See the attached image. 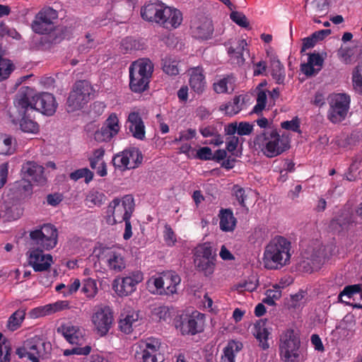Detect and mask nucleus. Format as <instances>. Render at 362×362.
<instances>
[{
	"label": "nucleus",
	"mask_w": 362,
	"mask_h": 362,
	"mask_svg": "<svg viewBox=\"0 0 362 362\" xmlns=\"http://www.w3.org/2000/svg\"><path fill=\"white\" fill-rule=\"evenodd\" d=\"M253 334L259 341V345L263 349L269 348L267 339L269 332L267 327V321L262 320L257 321L254 325Z\"/></svg>",
	"instance_id": "nucleus-32"
},
{
	"label": "nucleus",
	"mask_w": 362,
	"mask_h": 362,
	"mask_svg": "<svg viewBox=\"0 0 362 362\" xmlns=\"http://www.w3.org/2000/svg\"><path fill=\"white\" fill-rule=\"evenodd\" d=\"M14 150L13 139L8 135L0 134V154L10 155Z\"/></svg>",
	"instance_id": "nucleus-40"
},
{
	"label": "nucleus",
	"mask_w": 362,
	"mask_h": 362,
	"mask_svg": "<svg viewBox=\"0 0 362 362\" xmlns=\"http://www.w3.org/2000/svg\"><path fill=\"white\" fill-rule=\"evenodd\" d=\"M189 86L190 88L198 94H201L204 92L206 81L202 68L197 66L191 69Z\"/></svg>",
	"instance_id": "nucleus-29"
},
{
	"label": "nucleus",
	"mask_w": 362,
	"mask_h": 362,
	"mask_svg": "<svg viewBox=\"0 0 362 362\" xmlns=\"http://www.w3.org/2000/svg\"><path fill=\"white\" fill-rule=\"evenodd\" d=\"M120 125L116 113H111L105 121L102 127L94 134L95 141L98 142L109 141L119 132Z\"/></svg>",
	"instance_id": "nucleus-18"
},
{
	"label": "nucleus",
	"mask_w": 362,
	"mask_h": 362,
	"mask_svg": "<svg viewBox=\"0 0 362 362\" xmlns=\"http://www.w3.org/2000/svg\"><path fill=\"white\" fill-rule=\"evenodd\" d=\"M243 349V344L240 341H230L223 349V354L220 362H235L236 354Z\"/></svg>",
	"instance_id": "nucleus-34"
},
{
	"label": "nucleus",
	"mask_w": 362,
	"mask_h": 362,
	"mask_svg": "<svg viewBox=\"0 0 362 362\" xmlns=\"http://www.w3.org/2000/svg\"><path fill=\"white\" fill-rule=\"evenodd\" d=\"M254 145L267 158H274L289 148V139L276 130H266L257 134Z\"/></svg>",
	"instance_id": "nucleus-3"
},
{
	"label": "nucleus",
	"mask_w": 362,
	"mask_h": 362,
	"mask_svg": "<svg viewBox=\"0 0 362 362\" xmlns=\"http://www.w3.org/2000/svg\"><path fill=\"white\" fill-rule=\"evenodd\" d=\"M247 44L245 40H238L233 45L228 48V53L231 59L235 61L238 65L243 64L245 62L244 54L247 52Z\"/></svg>",
	"instance_id": "nucleus-30"
},
{
	"label": "nucleus",
	"mask_w": 362,
	"mask_h": 362,
	"mask_svg": "<svg viewBox=\"0 0 362 362\" xmlns=\"http://www.w3.org/2000/svg\"><path fill=\"white\" fill-rule=\"evenodd\" d=\"M194 257L214 259L212 247L209 243H205L195 248Z\"/></svg>",
	"instance_id": "nucleus-47"
},
{
	"label": "nucleus",
	"mask_w": 362,
	"mask_h": 362,
	"mask_svg": "<svg viewBox=\"0 0 362 362\" xmlns=\"http://www.w3.org/2000/svg\"><path fill=\"white\" fill-rule=\"evenodd\" d=\"M33 247L50 250L56 247L58 240V230L50 223L43 224L29 233Z\"/></svg>",
	"instance_id": "nucleus-5"
},
{
	"label": "nucleus",
	"mask_w": 362,
	"mask_h": 362,
	"mask_svg": "<svg viewBox=\"0 0 362 362\" xmlns=\"http://www.w3.org/2000/svg\"><path fill=\"white\" fill-rule=\"evenodd\" d=\"M129 132L136 139L143 140L145 138V125L139 112H132L128 116Z\"/></svg>",
	"instance_id": "nucleus-27"
},
{
	"label": "nucleus",
	"mask_w": 362,
	"mask_h": 362,
	"mask_svg": "<svg viewBox=\"0 0 362 362\" xmlns=\"http://www.w3.org/2000/svg\"><path fill=\"white\" fill-rule=\"evenodd\" d=\"M197 135V132L193 129H188L180 132L179 137L175 138V141H189L194 139Z\"/></svg>",
	"instance_id": "nucleus-60"
},
{
	"label": "nucleus",
	"mask_w": 362,
	"mask_h": 362,
	"mask_svg": "<svg viewBox=\"0 0 362 362\" xmlns=\"http://www.w3.org/2000/svg\"><path fill=\"white\" fill-rule=\"evenodd\" d=\"M153 315L159 320H167L170 317V310L166 306H159L154 309Z\"/></svg>",
	"instance_id": "nucleus-58"
},
{
	"label": "nucleus",
	"mask_w": 362,
	"mask_h": 362,
	"mask_svg": "<svg viewBox=\"0 0 362 362\" xmlns=\"http://www.w3.org/2000/svg\"><path fill=\"white\" fill-rule=\"evenodd\" d=\"M196 157L202 160H212L213 153L209 147H202L197 151Z\"/></svg>",
	"instance_id": "nucleus-59"
},
{
	"label": "nucleus",
	"mask_w": 362,
	"mask_h": 362,
	"mask_svg": "<svg viewBox=\"0 0 362 362\" xmlns=\"http://www.w3.org/2000/svg\"><path fill=\"white\" fill-rule=\"evenodd\" d=\"M163 4L159 2L148 3L141 10V15L144 20L149 22L158 23V18L163 8Z\"/></svg>",
	"instance_id": "nucleus-28"
},
{
	"label": "nucleus",
	"mask_w": 362,
	"mask_h": 362,
	"mask_svg": "<svg viewBox=\"0 0 362 362\" xmlns=\"http://www.w3.org/2000/svg\"><path fill=\"white\" fill-rule=\"evenodd\" d=\"M258 285V281L255 277L250 278L248 280L245 281L243 283H240L236 286V289L239 292H242L243 291H247L252 292L255 291Z\"/></svg>",
	"instance_id": "nucleus-50"
},
{
	"label": "nucleus",
	"mask_w": 362,
	"mask_h": 362,
	"mask_svg": "<svg viewBox=\"0 0 362 362\" xmlns=\"http://www.w3.org/2000/svg\"><path fill=\"white\" fill-rule=\"evenodd\" d=\"M0 34L2 36L8 35L16 40L21 38L20 34L15 29L8 28L4 23L0 25Z\"/></svg>",
	"instance_id": "nucleus-61"
},
{
	"label": "nucleus",
	"mask_w": 362,
	"mask_h": 362,
	"mask_svg": "<svg viewBox=\"0 0 362 362\" xmlns=\"http://www.w3.org/2000/svg\"><path fill=\"white\" fill-rule=\"evenodd\" d=\"M191 29L194 36L200 39L210 37L214 30L211 21L205 17L199 21H194L192 23Z\"/></svg>",
	"instance_id": "nucleus-25"
},
{
	"label": "nucleus",
	"mask_w": 362,
	"mask_h": 362,
	"mask_svg": "<svg viewBox=\"0 0 362 362\" xmlns=\"http://www.w3.org/2000/svg\"><path fill=\"white\" fill-rule=\"evenodd\" d=\"M134 209V202L131 194H127L121 199L115 198L108 206L107 213L109 216L107 222L113 225L130 219Z\"/></svg>",
	"instance_id": "nucleus-6"
},
{
	"label": "nucleus",
	"mask_w": 362,
	"mask_h": 362,
	"mask_svg": "<svg viewBox=\"0 0 362 362\" xmlns=\"http://www.w3.org/2000/svg\"><path fill=\"white\" fill-rule=\"evenodd\" d=\"M219 226L223 231L230 232L235 229L236 218L230 209H221L219 213Z\"/></svg>",
	"instance_id": "nucleus-33"
},
{
	"label": "nucleus",
	"mask_w": 362,
	"mask_h": 362,
	"mask_svg": "<svg viewBox=\"0 0 362 362\" xmlns=\"http://www.w3.org/2000/svg\"><path fill=\"white\" fill-rule=\"evenodd\" d=\"M58 18L57 11L50 7L42 8L35 18L32 24L33 31L46 34L54 29V21Z\"/></svg>",
	"instance_id": "nucleus-16"
},
{
	"label": "nucleus",
	"mask_w": 362,
	"mask_h": 362,
	"mask_svg": "<svg viewBox=\"0 0 362 362\" xmlns=\"http://www.w3.org/2000/svg\"><path fill=\"white\" fill-rule=\"evenodd\" d=\"M204 323V315L195 311L191 315H181L176 322V327L182 334L194 335L203 330Z\"/></svg>",
	"instance_id": "nucleus-14"
},
{
	"label": "nucleus",
	"mask_w": 362,
	"mask_h": 362,
	"mask_svg": "<svg viewBox=\"0 0 362 362\" xmlns=\"http://www.w3.org/2000/svg\"><path fill=\"white\" fill-rule=\"evenodd\" d=\"M307 261H303V268L306 269V271L312 272L314 269H317L320 264L322 263V257L319 255H312L310 259L308 257H306Z\"/></svg>",
	"instance_id": "nucleus-48"
},
{
	"label": "nucleus",
	"mask_w": 362,
	"mask_h": 362,
	"mask_svg": "<svg viewBox=\"0 0 362 362\" xmlns=\"http://www.w3.org/2000/svg\"><path fill=\"white\" fill-rule=\"evenodd\" d=\"M165 295H172L177 293V287L180 284V277L174 272H169L163 276Z\"/></svg>",
	"instance_id": "nucleus-31"
},
{
	"label": "nucleus",
	"mask_w": 362,
	"mask_h": 362,
	"mask_svg": "<svg viewBox=\"0 0 362 362\" xmlns=\"http://www.w3.org/2000/svg\"><path fill=\"white\" fill-rule=\"evenodd\" d=\"M272 76L277 83L281 84L285 79L284 67L278 59L271 60Z\"/></svg>",
	"instance_id": "nucleus-35"
},
{
	"label": "nucleus",
	"mask_w": 362,
	"mask_h": 362,
	"mask_svg": "<svg viewBox=\"0 0 362 362\" xmlns=\"http://www.w3.org/2000/svg\"><path fill=\"white\" fill-rule=\"evenodd\" d=\"M230 17L231 20L236 24H238L239 26L245 28H249V21L245 15L243 14V13L238 11H233L230 13Z\"/></svg>",
	"instance_id": "nucleus-52"
},
{
	"label": "nucleus",
	"mask_w": 362,
	"mask_h": 362,
	"mask_svg": "<svg viewBox=\"0 0 362 362\" xmlns=\"http://www.w3.org/2000/svg\"><path fill=\"white\" fill-rule=\"evenodd\" d=\"M354 222L351 211L347 209L339 210L329 223V228L336 233L346 230Z\"/></svg>",
	"instance_id": "nucleus-23"
},
{
	"label": "nucleus",
	"mask_w": 362,
	"mask_h": 362,
	"mask_svg": "<svg viewBox=\"0 0 362 362\" xmlns=\"http://www.w3.org/2000/svg\"><path fill=\"white\" fill-rule=\"evenodd\" d=\"M45 315H49L52 313L61 311L69 308V302L66 300H59L54 303L47 304L42 306Z\"/></svg>",
	"instance_id": "nucleus-42"
},
{
	"label": "nucleus",
	"mask_w": 362,
	"mask_h": 362,
	"mask_svg": "<svg viewBox=\"0 0 362 362\" xmlns=\"http://www.w3.org/2000/svg\"><path fill=\"white\" fill-rule=\"evenodd\" d=\"M163 70L170 76H176L180 72L179 62L174 57H166L163 59Z\"/></svg>",
	"instance_id": "nucleus-37"
},
{
	"label": "nucleus",
	"mask_w": 362,
	"mask_h": 362,
	"mask_svg": "<svg viewBox=\"0 0 362 362\" xmlns=\"http://www.w3.org/2000/svg\"><path fill=\"white\" fill-rule=\"evenodd\" d=\"M265 296L266 297L262 299V302L269 305H274L275 301L281 297L280 286L277 284L273 286L272 288L266 291Z\"/></svg>",
	"instance_id": "nucleus-39"
},
{
	"label": "nucleus",
	"mask_w": 362,
	"mask_h": 362,
	"mask_svg": "<svg viewBox=\"0 0 362 362\" xmlns=\"http://www.w3.org/2000/svg\"><path fill=\"white\" fill-rule=\"evenodd\" d=\"M113 320V313L109 306L101 305L95 308L94 314L92 315V322L98 337H103L107 334Z\"/></svg>",
	"instance_id": "nucleus-11"
},
{
	"label": "nucleus",
	"mask_w": 362,
	"mask_h": 362,
	"mask_svg": "<svg viewBox=\"0 0 362 362\" xmlns=\"http://www.w3.org/2000/svg\"><path fill=\"white\" fill-rule=\"evenodd\" d=\"M139 314L138 311L132 309L124 310L120 315L119 328L125 334H130L134 327L139 325Z\"/></svg>",
	"instance_id": "nucleus-24"
},
{
	"label": "nucleus",
	"mask_w": 362,
	"mask_h": 362,
	"mask_svg": "<svg viewBox=\"0 0 362 362\" xmlns=\"http://www.w3.org/2000/svg\"><path fill=\"white\" fill-rule=\"evenodd\" d=\"M234 82L235 80L232 76H227L214 83V90L217 93H228L229 89L233 90Z\"/></svg>",
	"instance_id": "nucleus-36"
},
{
	"label": "nucleus",
	"mask_w": 362,
	"mask_h": 362,
	"mask_svg": "<svg viewBox=\"0 0 362 362\" xmlns=\"http://www.w3.org/2000/svg\"><path fill=\"white\" fill-rule=\"evenodd\" d=\"M25 313L24 310H18L14 312L8 318L7 322L8 328L14 331L19 328L25 318Z\"/></svg>",
	"instance_id": "nucleus-38"
},
{
	"label": "nucleus",
	"mask_w": 362,
	"mask_h": 362,
	"mask_svg": "<svg viewBox=\"0 0 362 362\" xmlns=\"http://www.w3.org/2000/svg\"><path fill=\"white\" fill-rule=\"evenodd\" d=\"M233 194L235 197L239 204L245 206V199L246 198L245 189L239 185H234L233 187Z\"/></svg>",
	"instance_id": "nucleus-56"
},
{
	"label": "nucleus",
	"mask_w": 362,
	"mask_h": 362,
	"mask_svg": "<svg viewBox=\"0 0 362 362\" xmlns=\"http://www.w3.org/2000/svg\"><path fill=\"white\" fill-rule=\"evenodd\" d=\"M304 297L305 293L303 291L298 292L291 296L289 305L294 308L302 306L305 303Z\"/></svg>",
	"instance_id": "nucleus-57"
},
{
	"label": "nucleus",
	"mask_w": 362,
	"mask_h": 362,
	"mask_svg": "<svg viewBox=\"0 0 362 362\" xmlns=\"http://www.w3.org/2000/svg\"><path fill=\"white\" fill-rule=\"evenodd\" d=\"M90 83L88 81H78L74 83L67 98L68 112L82 110L90 101Z\"/></svg>",
	"instance_id": "nucleus-9"
},
{
	"label": "nucleus",
	"mask_w": 362,
	"mask_h": 362,
	"mask_svg": "<svg viewBox=\"0 0 362 362\" xmlns=\"http://www.w3.org/2000/svg\"><path fill=\"white\" fill-rule=\"evenodd\" d=\"M144 279L142 272L134 271L127 276L114 280L112 286L119 296H127L134 293L136 286Z\"/></svg>",
	"instance_id": "nucleus-15"
},
{
	"label": "nucleus",
	"mask_w": 362,
	"mask_h": 362,
	"mask_svg": "<svg viewBox=\"0 0 362 362\" xmlns=\"http://www.w3.org/2000/svg\"><path fill=\"white\" fill-rule=\"evenodd\" d=\"M135 356L143 362H163L164 356L159 350V343L155 339L140 341L136 345Z\"/></svg>",
	"instance_id": "nucleus-12"
},
{
	"label": "nucleus",
	"mask_w": 362,
	"mask_h": 362,
	"mask_svg": "<svg viewBox=\"0 0 362 362\" xmlns=\"http://www.w3.org/2000/svg\"><path fill=\"white\" fill-rule=\"evenodd\" d=\"M143 156L141 151L136 148H130L116 154L112 163L116 168L120 170L134 169L142 162Z\"/></svg>",
	"instance_id": "nucleus-13"
},
{
	"label": "nucleus",
	"mask_w": 362,
	"mask_h": 362,
	"mask_svg": "<svg viewBox=\"0 0 362 362\" xmlns=\"http://www.w3.org/2000/svg\"><path fill=\"white\" fill-rule=\"evenodd\" d=\"M90 352V346H86L84 347H74L71 349L64 350V355L66 356H71L73 354L76 355H88Z\"/></svg>",
	"instance_id": "nucleus-54"
},
{
	"label": "nucleus",
	"mask_w": 362,
	"mask_h": 362,
	"mask_svg": "<svg viewBox=\"0 0 362 362\" xmlns=\"http://www.w3.org/2000/svg\"><path fill=\"white\" fill-rule=\"evenodd\" d=\"M50 350V343L35 335L26 339L23 346L16 349V354L20 358L27 356L32 362H39L40 358L45 356Z\"/></svg>",
	"instance_id": "nucleus-7"
},
{
	"label": "nucleus",
	"mask_w": 362,
	"mask_h": 362,
	"mask_svg": "<svg viewBox=\"0 0 362 362\" xmlns=\"http://www.w3.org/2000/svg\"><path fill=\"white\" fill-rule=\"evenodd\" d=\"M153 71V64L148 59H140L129 66V86L132 91L141 93L148 85Z\"/></svg>",
	"instance_id": "nucleus-4"
},
{
	"label": "nucleus",
	"mask_w": 362,
	"mask_h": 362,
	"mask_svg": "<svg viewBox=\"0 0 362 362\" xmlns=\"http://www.w3.org/2000/svg\"><path fill=\"white\" fill-rule=\"evenodd\" d=\"M214 259L194 257V264L199 268L205 272L206 274H210L213 272L214 264Z\"/></svg>",
	"instance_id": "nucleus-43"
},
{
	"label": "nucleus",
	"mask_w": 362,
	"mask_h": 362,
	"mask_svg": "<svg viewBox=\"0 0 362 362\" xmlns=\"http://www.w3.org/2000/svg\"><path fill=\"white\" fill-rule=\"evenodd\" d=\"M281 126L283 129L291 130L293 132H299L300 125L297 119H293L291 121H285L281 122Z\"/></svg>",
	"instance_id": "nucleus-64"
},
{
	"label": "nucleus",
	"mask_w": 362,
	"mask_h": 362,
	"mask_svg": "<svg viewBox=\"0 0 362 362\" xmlns=\"http://www.w3.org/2000/svg\"><path fill=\"white\" fill-rule=\"evenodd\" d=\"M243 100L241 95L234 97L233 100L226 105V113L229 115L238 114L242 109Z\"/></svg>",
	"instance_id": "nucleus-46"
},
{
	"label": "nucleus",
	"mask_w": 362,
	"mask_h": 362,
	"mask_svg": "<svg viewBox=\"0 0 362 362\" xmlns=\"http://www.w3.org/2000/svg\"><path fill=\"white\" fill-rule=\"evenodd\" d=\"M18 116L15 115L16 112H11V117L13 122L19 121L21 129L26 133L36 134L39 131V126L31 117L33 115L21 114L15 107Z\"/></svg>",
	"instance_id": "nucleus-26"
},
{
	"label": "nucleus",
	"mask_w": 362,
	"mask_h": 362,
	"mask_svg": "<svg viewBox=\"0 0 362 362\" xmlns=\"http://www.w3.org/2000/svg\"><path fill=\"white\" fill-rule=\"evenodd\" d=\"M149 291L153 293L163 295L164 292L163 281L161 276H152L147 282Z\"/></svg>",
	"instance_id": "nucleus-41"
},
{
	"label": "nucleus",
	"mask_w": 362,
	"mask_h": 362,
	"mask_svg": "<svg viewBox=\"0 0 362 362\" xmlns=\"http://www.w3.org/2000/svg\"><path fill=\"white\" fill-rule=\"evenodd\" d=\"M104 262L109 270L118 273L123 271L127 266L124 252L120 250H105L103 252Z\"/></svg>",
	"instance_id": "nucleus-22"
},
{
	"label": "nucleus",
	"mask_w": 362,
	"mask_h": 362,
	"mask_svg": "<svg viewBox=\"0 0 362 362\" xmlns=\"http://www.w3.org/2000/svg\"><path fill=\"white\" fill-rule=\"evenodd\" d=\"M45 168L35 161H27L21 168L22 177L28 180L37 185H43L47 182L44 173Z\"/></svg>",
	"instance_id": "nucleus-19"
},
{
	"label": "nucleus",
	"mask_w": 362,
	"mask_h": 362,
	"mask_svg": "<svg viewBox=\"0 0 362 362\" xmlns=\"http://www.w3.org/2000/svg\"><path fill=\"white\" fill-rule=\"evenodd\" d=\"M182 22V13L180 10L165 6L163 4L158 24L170 30L179 27Z\"/></svg>",
	"instance_id": "nucleus-21"
},
{
	"label": "nucleus",
	"mask_w": 362,
	"mask_h": 362,
	"mask_svg": "<svg viewBox=\"0 0 362 362\" xmlns=\"http://www.w3.org/2000/svg\"><path fill=\"white\" fill-rule=\"evenodd\" d=\"M267 95L264 90H259L257 95V103L253 107L252 112L259 114L264 110L267 104Z\"/></svg>",
	"instance_id": "nucleus-49"
},
{
	"label": "nucleus",
	"mask_w": 362,
	"mask_h": 362,
	"mask_svg": "<svg viewBox=\"0 0 362 362\" xmlns=\"http://www.w3.org/2000/svg\"><path fill=\"white\" fill-rule=\"evenodd\" d=\"M253 130V125L249 122H241L238 125L237 133L238 135H249Z\"/></svg>",
	"instance_id": "nucleus-63"
},
{
	"label": "nucleus",
	"mask_w": 362,
	"mask_h": 362,
	"mask_svg": "<svg viewBox=\"0 0 362 362\" xmlns=\"http://www.w3.org/2000/svg\"><path fill=\"white\" fill-rule=\"evenodd\" d=\"M291 243L287 238L276 235L266 245L263 262L266 268L274 269L290 263Z\"/></svg>",
	"instance_id": "nucleus-2"
},
{
	"label": "nucleus",
	"mask_w": 362,
	"mask_h": 362,
	"mask_svg": "<svg viewBox=\"0 0 362 362\" xmlns=\"http://www.w3.org/2000/svg\"><path fill=\"white\" fill-rule=\"evenodd\" d=\"M44 249L30 247L26 252L28 264L35 272H45L49 269L54 263L50 254H45Z\"/></svg>",
	"instance_id": "nucleus-17"
},
{
	"label": "nucleus",
	"mask_w": 362,
	"mask_h": 362,
	"mask_svg": "<svg viewBox=\"0 0 362 362\" xmlns=\"http://www.w3.org/2000/svg\"><path fill=\"white\" fill-rule=\"evenodd\" d=\"M15 108L21 114L33 115L39 111L45 115H53L57 108L54 96L49 93L35 94L29 87L20 89L14 100Z\"/></svg>",
	"instance_id": "nucleus-1"
},
{
	"label": "nucleus",
	"mask_w": 362,
	"mask_h": 362,
	"mask_svg": "<svg viewBox=\"0 0 362 362\" xmlns=\"http://www.w3.org/2000/svg\"><path fill=\"white\" fill-rule=\"evenodd\" d=\"M13 69L14 66L11 60L0 59V82L8 78Z\"/></svg>",
	"instance_id": "nucleus-45"
},
{
	"label": "nucleus",
	"mask_w": 362,
	"mask_h": 362,
	"mask_svg": "<svg viewBox=\"0 0 362 362\" xmlns=\"http://www.w3.org/2000/svg\"><path fill=\"white\" fill-rule=\"evenodd\" d=\"M164 240L168 246H173L176 243V235L171 227L168 225L165 226Z\"/></svg>",
	"instance_id": "nucleus-55"
},
{
	"label": "nucleus",
	"mask_w": 362,
	"mask_h": 362,
	"mask_svg": "<svg viewBox=\"0 0 362 362\" xmlns=\"http://www.w3.org/2000/svg\"><path fill=\"white\" fill-rule=\"evenodd\" d=\"M300 341L297 332L288 329L280 337L279 351L281 359L284 362L300 361Z\"/></svg>",
	"instance_id": "nucleus-8"
},
{
	"label": "nucleus",
	"mask_w": 362,
	"mask_h": 362,
	"mask_svg": "<svg viewBox=\"0 0 362 362\" xmlns=\"http://www.w3.org/2000/svg\"><path fill=\"white\" fill-rule=\"evenodd\" d=\"M60 334L71 344L81 346L86 341V334L83 329L71 324H64L57 328Z\"/></svg>",
	"instance_id": "nucleus-20"
},
{
	"label": "nucleus",
	"mask_w": 362,
	"mask_h": 362,
	"mask_svg": "<svg viewBox=\"0 0 362 362\" xmlns=\"http://www.w3.org/2000/svg\"><path fill=\"white\" fill-rule=\"evenodd\" d=\"M353 54V50L348 47H341L338 51V55L340 59L346 64L351 62Z\"/></svg>",
	"instance_id": "nucleus-62"
},
{
	"label": "nucleus",
	"mask_w": 362,
	"mask_h": 362,
	"mask_svg": "<svg viewBox=\"0 0 362 362\" xmlns=\"http://www.w3.org/2000/svg\"><path fill=\"white\" fill-rule=\"evenodd\" d=\"M329 109L327 118L332 123L344 120L347 115L350 105V97L345 93H337L329 98Z\"/></svg>",
	"instance_id": "nucleus-10"
},
{
	"label": "nucleus",
	"mask_w": 362,
	"mask_h": 362,
	"mask_svg": "<svg viewBox=\"0 0 362 362\" xmlns=\"http://www.w3.org/2000/svg\"><path fill=\"white\" fill-rule=\"evenodd\" d=\"M32 182H33L22 177V180L16 182V187L21 193L30 194L33 190Z\"/></svg>",
	"instance_id": "nucleus-53"
},
{
	"label": "nucleus",
	"mask_w": 362,
	"mask_h": 362,
	"mask_svg": "<svg viewBox=\"0 0 362 362\" xmlns=\"http://www.w3.org/2000/svg\"><path fill=\"white\" fill-rule=\"evenodd\" d=\"M362 293L361 286L360 284H354L350 286H346L344 288L343 291L339 295V299L343 302L346 303L345 300H342V297H346L350 299L354 296V295L359 294Z\"/></svg>",
	"instance_id": "nucleus-44"
},
{
	"label": "nucleus",
	"mask_w": 362,
	"mask_h": 362,
	"mask_svg": "<svg viewBox=\"0 0 362 362\" xmlns=\"http://www.w3.org/2000/svg\"><path fill=\"white\" fill-rule=\"evenodd\" d=\"M69 177L74 181H77L84 177L86 182L88 184L90 181V172L88 168H83L71 173Z\"/></svg>",
	"instance_id": "nucleus-51"
}]
</instances>
